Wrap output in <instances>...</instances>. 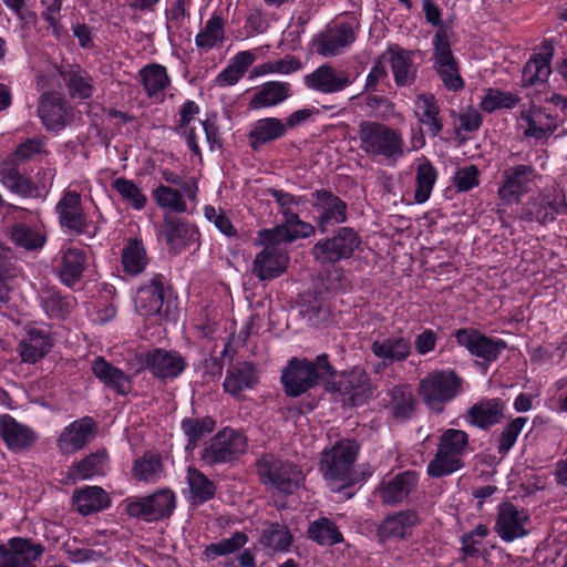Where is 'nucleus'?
I'll use <instances>...</instances> for the list:
<instances>
[{"label": "nucleus", "mask_w": 567, "mask_h": 567, "mask_svg": "<svg viewBox=\"0 0 567 567\" xmlns=\"http://www.w3.org/2000/svg\"><path fill=\"white\" fill-rule=\"evenodd\" d=\"M310 204L317 213L315 221L321 234H327L330 227L348 220V204L330 189L313 190L310 194Z\"/></svg>", "instance_id": "10"}, {"label": "nucleus", "mask_w": 567, "mask_h": 567, "mask_svg": "<svg viewBox=\"0 0 567 567\" xmlns=\"http://www.w3.org/2000/svg\"><path fill=\"white\" fill-rule=\"evenodd\" d=\"M537 172L534 166L519 164L502 172L497 195L503 204H518L522 197L535 185Z\"/></svg>", "instance_id": "13"}, {"label": "nucleus", "mask_w": 567, "mask_h": 567, "mask_svg": "<svg viewBox=\"0 0 567 567\" xmlns=\"http://www.w3.org/2000/svg\"><path fill=\"white\" fill-rule=\"evenodd\" d=\"M161 234L166 241L168 251L173 255H178L183 250L197 245L199 240L198 228L194 224L175 216L164 217Z\"/></svg>", "instance_id": "20"}, {"label": "nucleus", "mask_w": 567, "mask_h": 567, "mask_svg": "<svg viewBox=\"0 0 567 567\" xmlns=\"http://www.w3.org/2000/svg\"><path fill=\"white\" fill-rule=\"evenodd\" d=\"M520 99L508 91L489 87L481 100V109L487 113H493L502 109H514Z\"/></svg>", "instance_id": "60"}, {"label": "nucleus", "mask_w": 567, "mask_h": 567, "mask_svg": "<svg viewBox=\"0 0 567 567\" xmlns=\"http://www.w3.org/2000/svg\"><path fill=\"white\" fill-rule=\"evenodd\" d=\"M360 447L355 440H341L321 452L319 471L332 491H340L354 483V464Z\"/></svg>", "instance_id": "2"}, {"label": "nucleus", "mask_w": 567, "mask_h": 567, "mask_svg": "<svg viewBox=\"0 0 567 567\" xmlns=\"http://www.w3.org/2000/svg\"><path fill=\"white\" fill-rule=\"evenodd\" d=\"M91 370L104 386L113 390L118 395H127L132 391L131 377L103 357H97L92 361Z\"/></svg>", "instance_id": "34"}, {"label": "nucleus", "mask_w": 567, "mask_h": 567, "mask_svg": "<svg viewBox=\"0 0 567 567\" xmlns=\"http://www.w3.org/2000/svg\"><path fill=\"white\" fill-rule=\"evenodd\" d=\"M247 542L248 536L244 532H235L229 538H223L206 546L203 554L206 559L214 560L217 557L237 553Z\"/></svg>", "instance_id": "59"}, {"label": "nucleus", "mask_w": 567, "mask_h": 567, "mask_svg": "<svg viewBox=\"0 0 567 567\" xmlns=\"http://www.w3.org/2000/svg\"><path fill=\"white\" fill-rule=\"evenodd\" d=\"M520 120L526 124L523 132L525 137L536 141L548 140L559 126L555 110L530 105L520 111Z\"/></svg>", "instance_id": "21"}, {"label": "nucleus", "mask_w": 567, "mask_h": 567, "mask_svg": "<svg viewBox=\"0 0 567 567\" xmlns=\"http://www.w3.org/2000/svg\"><path fill=\"white\" fill-rule=\"evenodd\" d=\"M107 493L99 486H85L74 492L73 504L76 511L86 516L110 506Z\"/></svg>", "instance_id": "44"}, {"label": "nucleus", "mask_w": 567, "mask_h": 567, "mask_svg": "<svg viewBox=\"0 0 567 567\" xmlns=\"http://www.w3.org/2000/svg\"><path fill=\"white\" fill-rule=\"evenodd\" d=\"M456 342L467 351L486 362H494L507 348L503 339H493L473 328H462L454 332Z\"/></svg>", "instance_id": "19"}, {"label": "nucleus", "mask_w": 567, "mask_h": 567, "mask_svg": "<svg viewBox=\"0 0 567 567\" xmlns=\"http://www.w3.org/2000/svg\"><path fill=\"white\" fill-rule=\"evenodd\" d=\"M359 73H351L344 69H337L326 63L303 78L305 85L313 91L332 94L344 91L358 79Z\"/></svg>", "instance_id": "14"}, {"label": "nucleus", "mask_w": 567, "mask_h": 567, "mask_svg": "<svg viewBox=\"0 0 567 567\" xmlns=\"http://www.w3.org/2000/svg\"><path fill=\"white\" fill-rule=\"evenodd\" d=\"M186 481L189 488L188 499L193 505H202L215 497L217 489L215 482L198 468L188 466Z\"/></svg>", "instance_id": "45"}, {"label": "nucleus", "mask_w": 567, "mask_h": 567, "mask_svg": "<svg viewBox=\"0 0 567 567\" xmlns=\"http://www.w3.org/2000/svg\"><path fill=\"white\" fill-rule=\"evenodd\" d=\"M505 403L499 398L482 399L467 410V422L481 430H488L502 422Z\"/></svg>", "instance_id": "29"}, {"label": "nucleus", "mask_w": 567, "mask_h": 567, "mask_svg": "<svg viewBox=\"0 0 567 567\" xmlns=\"http://www.w3.org/2000/svg\"><path fill=\"white\" fill-rule=\"evenodd\" d=\"M256 467L260 483L272 495H292L305 481L299 465L271 453L262 454Z\"/></svg>", "instance_id": "3"}, {"label": "nucleus", "mask_w": 567, "mask_h": 567, "mask_svg": "<svg viewBox=\"0 0 567 567\" xmlns=\"http://www.w3.org/2000/svg\"><path fill=\"white\" fill-rule=\"evenodd\" d=\"M532 519L528 511L511 502L498 504L494 532L505 543L529 535Z\"/></svg>", "instance_id": "12"}, {"label": "nucleus", "mask_w": 567, "mask_h": 567, "mask_svg": "<svg viewBox=\"0 0 567 567\" xmlns=\"http://www.w3.org/2000/svg\"><path fill=\"white\" fill-rule=\"evenodd\" d=\"M419 523L420 517L415 511H400L382 520L378 527V536L381 539H402L411 535L413 527Z\"/></svg>", "instance_id": "36"}, {"label": "nucleus", "mask_w": 567, "mask_h": 567, "mask_svg": "<svg viewBox=\"0 0 567 567\" xmlns=\"http://www.w3.org/2000/svg\"><path fill=\"white\" fill-rule=\"evenodd\" d=\"M560 209L561 207L558 204L539 198L527 202L526 205L522 207L518 217L526 223L537 221L542 225H546L556 219Z\"/></svg>", "instance_id": "51"}, {"label": "nucleus", "mask_w": 567, "mask_h": 567, "mask_svg": "<svg viewBox=\"0 0 567 567\" xmlns=\"http://www.w3.org/2000/svg\"><path fill=\"white\" fill-rule=\"evenodd\" d=\"M414 116L417 118L420 127L431 137H436L443 130V118L435 96L431 93L416 95L414 101Z\"/></svg>", "instance_id": "30"}, {"label": "nucleus", "mask_w": 567, "mask_h": 567, "mask_svg": "<svg viewBox=\"0 0 567 567\" xmlns=\"http://www.w3.org/2000/svg\"><path fill=\"white\" fill-rule=\"evenodd\" d=\"M258 382L257 370L250 362L243 361L227 370L223 386L233 396L239 395L245 389L252 388Z\"/></svg>", "instance_id": "38"}, {"label": "nucleus", "mask_w": 567, "mask_h": 567, "mask_svg": "<svg viewBox=\"0 0 567 567\" xmlns=\"http://www.w3.org/2000/svg\"><path fill=\"white\" fill-rule=\"evenodd\" d=\"M86 268V254L83 249L69 247L60 251L56 265L58 276L63 285L73 288L82 279Z\"/></svg>", "instance_id": "31"}, {"label": "nucleus", "mask_w": 567, "mask_h": 567, "mask_svg": "<svg viewBox=\"0 0 567 567\" xmlns=\"http://www.w3.org/2000/svg\"><path fill=\"white\" fill-rule=\"evenodd\" d=\"M10 237L16 245L28 250L41 248L45 241L37 229L23 224L13 225Z\"/></svg>", "instance_id": "62"}, {"label": "nucleus", "mask_w": 567, "mask_h": 567, "mask_svg": "<svg viewBox=\"0 0 567 567\" xmlns=\"http://www.w3.org/2000/svg\"><path fill=\"white\" fill-rule=\"evenodd\" d=\"M0 178L10 192L21 197H39V186L30 177L22 175L19 166L12 163L3 162L0 164Z\"/></svg>", "instance_id": "39"}, {"label": "nucleus", "mask_w": 567, "mask_h": 567, "mask_svg": "<svg viewBox=\"0 0 567 567\" xmlns=\"http://www.w3.org/2000/svg\"><path fill=\"white\" fill-rule=\"evenodd\" d=\"M112 188L121 199L135 210H143L147 205V196L137 184L125 177H117L112 182Z\"/></svg>", "instance_id": "55"}, {"label": "nucleus", "mask_w": 567, "mask_h": 567, "mask_svg": "<svg viewBox=\"0 0 567 567\" xmlns=\"http://www.w3.org/2000/svg\"><path fill=\"white\" fill-rule=\"evenodd\" d=\"M248 439L231 427L217 432L200 452V461L207 466L228 464L237 461L247 450Z\"/></svg>", "instance_id": "8"}, {"label": "nucleus", "mask_w": 567, "mask_h": 567, "mask_svg": "<svg viewBox=\"0 0 567 567\" xmlns=\"http://www.w3.org/2000/svg\"><path fill=\"white\" fill-rule=\"evenodd\" d=\"M152 197L162 209H168L175 213H185L187 210V204L185 200L187 197L182 189L159 185L153 189Z\"/></svg>", "instance_id": "58"}, {"label": "nucleus", "mask_w": 567, "mask_h": 567, "mask_svg": "<svg viewBox=\"0 0 567 567\" xmlns=\"http://www.w3.org/2000/svg\"><path fill=\"white\" fill-rule=\"evenodd\" d=\"M292 534L285 524L266 523L259 537V544L272 551H288L292 544Z\"/></svg>", "instance_id": "50"}, {"label": "nucleus", "mask_w": 567, "mask_h": 567, "mask_svg": "<svg viewBox=\"0 0 567 567\" xmlns=\"http://www.w3.org/2000/svg\"><path fill=\"white\" fill-rule=\"evenodd\" d=\"M109 455L105 451H96L69 467L68 477L72 481H84L103 475L107 466Z\"/></svg>", "instance_id": "46"}, {"label": "nucleus", "mask_w": 567, "mask_h": 567, "mask_svg": "<svg viewBox=\"0 0 567 567\" xmlns=\"http://www.w3.org/2000/svg\"><path fill=\"white\" fill-rule=\"evenodd\" d=\"M332 391L341 395L343 403L361 405L373 396L374 389L365 370L354 367L341 373Z\"/></svg>", "instance_id": "16"}, {"label": "nucleus", "mask_w": 567, "mask_h": 567, "mask_svg": "<svg viewBox=\"0 0 567 567\" xmlns=\"http://www.w3.org/2000/svg\"><path fill=\"white\" fill-rule=\"evenodd\" d=\"M47 140L44 137L28 138L19 144L6 163H12L16 166L25 164L35 159L38 156L48 155Z\"/></svg>", "instance_id": "56"}, {"label": "nucleus", "mask_w": 567, "mask_h": 567, "mask_svg": "<svg viewBox=\"0 0 567 567\" xmlns=\"http://www.w3.org/2000/svg\"><path fill=\"white\" fill-rule=\"evenodd\" d=\"M389 405L394 420L404 422L410 420L417 406L416 398L409 384H398L389 390Z\"/></svg>", "instance_id": "41"}, {"label": "nucleus", "mask_w": 567, "mask_h": 567, "mask_svg": "<svg viewBox=\"0 0 567 567\" xmlns=\"http://www.w3.org/2000/svg\"><path fill=\"white\" fill-rule=\"evenodd\" d=\"M553 44L545 40L542 43V52L533 54L523 69L522 83L532 86L545 83L550 73V61L554 56Z\"/></svg>", "instance_id": "32"}, {"label": "nucleus", "mask_w": 567, "mask_h": 567, "mask_svg": "<svg viewBox=\"0 0 567 567\" xmlns=\"http://www.w3.org/2000/svg\"><path fill=\"white\" fill-rule=\"evenodd\" d=\"M44 546L31 538L12 537L0 544V567H35Z\"/></svg>", "instance_id": "17"}, {"label": "nucleus", "mask_w": 567, "mask_h": 567, "mask_svg": "<svg viewBox=\"0 0 567 567\" xmlns=\"http://www.w3.org/2000/svg\"><path fill=\"white\" fill-rule=\"evenodd\" d=\"M99 432L96 421L83 416L66 425L56 439V449L62 455H71L83 450L92 442Z\"/></svg>", "instance_id": "18"}, {"label": "nucleus", "mask_w": 567, "mask_h": 567, "mask_svg": "<svg viewBox=\"0 0 567 567\" xmlns=\"http://www.w3.org/2000/svg\"><path fill=\"white\" fill-rule=\"evenodd\" d=\"M258 240L264 248H285L282 244L291 243L284 223L276 225L272 228H264L259 230Z\"/></svg>", "instance_id": "64"}, {"label": "nucleus", "mask_w": 567, "mask_h": 567, "mask_svg": "<svg viewBox=\"0 0 567 567\" xmlns=\"http://www.w3.org/2000/svg\"><path fill=\"white\" fill-rule=\"evenodd\" d=\"M382 59L390 66L396 86L405 87L414 84L417 76V65L413 62L412 51L392 44L382 52Z\"/></svg>", "instance_id": "25"}, {"label": "nucleus", "mask_w": 567, "mask_h": 567, "mask_svg": "<svg viewBox=\"0 0 567 567\" xmlns=\"http://www.w3.org/2000/svg\"><path fill=\"white\" fill-rule=\"evenodd\" d=\"M308 537L319 545H336L343 540L334 523L326 517H320L310 523L308 527Z\"/></svg>", "instance_id": "57"}, {"label": "nucleus", "mask_w": 567, "mask_h": 567, "mask_svg": "<svg viewBox=\"0 0 567 567\" xmlns=\"http://www.w3.org/2000/svg\"><path fill=\"white\" fill-rule=\"evenodd\" d=\"M121 259L125 274L137 276L143 272L148 265L143 241L138 238H130L122 250Z\"/></svg>", "instance_id": "48"}, {"label": "nucleus", "mask_w": 567, "mask_h": 567, "mask_svg": "<svg viewBox=\"0 0 567 567\" xmlns=\"http://www.w3.org/2000/svg\"><path fill=\"white\" fill-rule=\"evenodd\" d=\"M361 236L352 227H339L331 236L319 239L311 248L313 260L321 267H331L353 257L361 249Z\"/></svg>", "instance_id": "7"}, {"label": "nucleus", "mask_w": 567, "mask_h": 567, "mask_svg": "<svg viewBox=\"0 0 567 567\" xmlns=\"http://www.w3.org/2000/svg\"><path fill=\"white\" fill-rule=\"evenodd\" d=\"M419 474L415 471H404L391 478H384L374 491V495L385 505H396L405 502L415 491Z\"/></svg>", "instance_id": "22"}, {"label": "nucleus", "mask_w": 567, "mask_h": 567, "mask_svg": "<svg viewBox=\"0 0 567 567\" xmlns=\"http://www.w3.org/2000/svg\"><path fill=\"white\" fill-rule=\"evenodd\" d=\"M354 40L355 33L350 23H337L313 39V48L318 54L330 58L341 54Z\"/></svg>", "instance_id": "24"}, {"label": "nucleus", "mask_w": 567, "mask_h": 567, "mask_svg": "<svg viewBox=\"0 0 567 567\" xmlns=\"http://www.w3.org/2000/svg\"><path fill=\"white\" fill-rule=\"evenodd\" d=\"M268 193L277 203L279 212L282 216V220H286L298 214L296 209L307 202L305 196H295L282 189L269 188Z\"/></svg>", "instance_id": "63"}, {"label": "nucleus", "mask_w": 567, "mask_h": 567, "mask_svg": "<svg viewBox=\"0 0 567 567\" xmlns=\"http://www.w3.org/2000/svg\"><path fill=\"white\" fill-rule=\"evenodd\" d=\"M284 121L278 117H264L255 121L247 134L250 148L260 151L265 145L270 144L286 135Z\"/></svg>", "instance_id": "35"}, {"label": "nucleus", "mask_w": 567, "mask_h": 567, "mask_svg": "<svg viewBox=\"0 0 567 567\" xmlns=\"http://www.w3.org/2000/svg\"><path fill=\"white\" fill-rule=\"evenodd\" d=\"M59 225L74 235L93 238L97 233L96 225L84 212L81 195L76 190L66 189L55 205Z\"/></svg>", "instance_id": "9"}, {"label": "nucleus", "mask_w": 567, "mask_h": 567, "mask_svg": "<svg viewBox=\"0 0 567 567\" xmlns=\"http://www.w3.org/2000/svg\"><path fill=\"white\" fill-rule=\"evenodd\" d=\"M164 305V276L155 274L147 284L141 286L136 292V310L145 317L162 313Z\"/></svg>", "instance_id": "28"}, {"label": "nucleus", "mask_w": 567, "mask_h": 567, "mask_svg": "<svg viewBox=\"0 0 567 567\" xmlns=\"http://www.w3.org/2000/svg\"><path fill=\"white\" fill-rule=\"evenodd\" d=\"M132 477L137 482L155 484L165 477V467L161 454L154 451H146L134 460L132 465Z\"/></svg>", "instance_id": "37"}, {"label": "nucleus", "mask_w": 567, "mask_h": 567, "mask_svg": "<svg viewBox=\"0 0 567 567\" xmlns=\"http://www.w3.org/2000/svg\"><path fill=\"white\" fill-rule=\"evenodd\" d=\"M225 40V20L220 12L215 11L195 37V45L199 53L220 48Z\"/></svg>", "instance_id": "42"}, {"label": "nucleus", "mask_w": 567, "mask_h": 567, "mask_svg": "<svg viewBox=\"0 0 567 567\" xmlns=\"http://www.w3.org/2000/svg\"><path fill=\"white\" fill-rule=\"evenodd\" d=\"M291 94L287 82L269 81L259 86L249 101L250 110H261L276 106L286 101Z\"/></svg>", "instance_id": "40"}, {"label": "nucleus", "mask_w": 567, "mask_h": 567, "mask_svg": "<svg viewBox=\"0 0 567 567\" xmlns=\"http://www.w3.org/2000/svg\"><path fill=\"white\" fill-rule=\"evenodd\" d=\"M38 115L48 131H61L72 120V109L59 93L49 92L41 95Z\"/></svg>", "instance_id": "23"}, {"label": "nucleus", "mask_w": 567, "mask_h": 567, "mask_svg": "<svg viewBox=\"0 0 567 567\" xmlns=\"http://www.w3.org/2000/svg\"><path fill=\"white\" fill-rule=\"evenodd\" d=\"M336 370L326 353L319 354L315 361L291 358L282 370L280 380L288 396L297 398L315 388L320 379L333 377Z\"/></svg>", "instance_id": "4"}, {"label": "nucleus", "mask_w": 567, "mask_h": 567, "mask_svg": "<svg viewBox=\"0 0 567 567\" xmlns=\"http://www.w3.org/2000/svg\"><path fill=\"white\" fill-rule=\"evenodd\" d=\"M371 352L381 359L383 364L404 362L412 353V341L409 336L398 334L379 338L370 346Z\"/></svg>", "instance_id": "26"}, {"label": "nucleus", "mask_w": 567, "mask_h": 567, "mask_svg": "<svg viewBox=\"0 0 567 567\" xmlns=\"http://www.w3.org/2000/svg\"><path fill=\"white\" fill-rule=\"evenodd\" d=\"M181 427L187 439L186 451H194L199 441L214 432L216 421L210 416L185 417L182 420Z\"/></svg>", "instance_id": "52"}, {"label": "nucleus", "mask_w": 567, "mask_h": 567, "mask_svg": "<svg viewBox=\"0 0 567 567\" xmlns=\"http://www.w3.org/2000/svg\"><path fill=\"white\" fill-rule=\"evenodd\" d=\"M143 368L161 381L174 380L186 369V359L177 351L152 349L141 355Z\"/></svg>", "instance_id": "15"}, {"label": "nucleus", "mask_w": 567, "mask_h": 567, "mask_svg": "<svg viewBox=\"0 0 567 567\" xmlns=\"http://www.w3.org/2000/svg\"><path fill=\"white\" fill-rule=\"evenodd\" d=\"M527 421V417L517 416L515 419H511L503 427L497 437V451L501 455H506L515 445Z\"/></svg>", "instance_id": "61"}, {"label": "nucleus", "mask_w": 567, "mask_h": 567, "mask_svg": "<svg viewBox=\"0 0 567 567\" xmlns=\"http://www.w3.org/2000/svg\"><path fill=\"white\" fill-rule=\"evenodd\" d=\"M0 435L10 450L28 449L38 440L33 429L18 422L10 414L0 415Z\"/></svg>", "instance_id": "33"}, {"label": "nucleus", "mask_w": 567, "mask_h": 567, "mask_svg": "<svg viewBox=\"0 0 567 567\" xmlns=\"http://www.w3.org/2000/svg\"><path fill=\"white\" fill-rule=\"evenodd\" d=\"M52 347L49 334L41 329H30L28 338L20 343L22 361L35 363L43 358Z\"/></svg>", "instance_id": "49"}, {"label": "nucleus", "mask_w": 567, "mask_h": 567, "mask_svg": "<svg viewBox=\"0 0 567 567\" xmlns=\"http://www.w3.org/2000/svg\"><path fill=\"white\" fill-rule=\"evenodd\" d=\"M470 452V437L463 430L446 429L437 442L434 457L426 467L430 477L449 476L464 467V457Z\"/></svg>", "instance_id": "6"}, {"label": "nucleus", "mask_w": 567, "mask_h": 567, "mask_svg": "<svg viewBox=\"0 0 567 567\" xmlns=\"http://www.w3.org/2000/svg\"><path fill=\"white\" fill-rule=\"evenodd\" d=\"M175 506V493L169 488H161L150 496L127 499L126 512L132 517L154 522L169 517Z\"/></svg>", "instance_id": "11"}, {"label": "nucleus", "mask_w": 567, "mask_h": 567, "mask_svg": "<svg viewBox=\"0 0 567 567\" xmlns=\"http://www.w3.org/2000/svg\"><path fill=\"white\" fill-rule=\"evenodd\" d=\"M138 75L147 96L162 102L171 84L166 68L157 63L147 64L140 70Z\"/></svg>", "instance_id": "43"}, {"label": "nucleus", "mask_w": 567, "mask_h": 567, "mask_svg": "<svg viewBox=\"0 0 567 567\" xmlns=\"http://www.w3.org/2000/svg\"><path fill=\"white\" fill-rule=\"evenodd\" d=\"M72 97L90 99L94 91L93 78L79 65H72L61 73Z\"/></svg>", "instance_id": "47"}, {"label": "nucleus", "mask_w": 567, "mask_h": 567, "mask_svg": "<svg viewBox=\"0 0 567 567\" xmlns=\"http://www.w3.org/2000/svg\"><path fill=\"white\" fill-rule=\"evenodd\" d=\"M437 172L433 164L422 158L416 167L414 200L416 204H424L431 196Z\"/></svg>", "instance_id": "54"}, {"label": "nucleus", "mask_w": 567, "mask_h": 567, "mask_svg": "<svg viewBox=\"0 0 567 567\" xmlns=\"http://www.w3.org/2000/svg\"><path fill=\"white\" fill-rule=\"evenodd\" d=\"M41 303L50 318L64 319L76 306V300L71 295L63 296L55 289H48L41 295Z\"/></svg>", "instance_id": "53"}, {"label": "nucleus", "mask_w": 567, "mask_h": 567, "mask_svg": "<svg viewBox=\"0 0 567 567\" xmlns=\"http://www.w3.org/2000/svg\"><path fill=\"white\" fill-rule=\"evenodd\" d=\"M289 264L286 248H264L256 255L252 272L259 280H270L282 275Z\"/></svg>", "instance_id": "27"}, {"label": "nucleus", "mask_w": 567, "mask_h": 567, "mask_svg": "<svg viewBox=\"0 0 567 567\" xmlns=\"http://www.w3.org/2000/svg\"><path fill=\"white\" fill-rule=\"evenodd\" d=\"M463 378L454 370H433L419 381L417 394L426 409L440 415L463 392Z\"/></svg>", "instance_id": "5"}, {"label": "nucleus", "mask_w": 567, "mask_h": 567, "mask_svg": "<svg viewBox=\"0 0 567 567\" xmlns=\"http://www.w3.org/2000/svg\"><path fill=\"white\" fill-rule=\"evenodd\" d=\"M359 148L378 163L395 164L405 154V142L399 128L378 121H362L358 128Z\"/></svg>", "instance_id": "1"}]
</instances>
